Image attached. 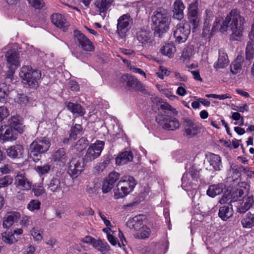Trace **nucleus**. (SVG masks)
<instances>
[{
    "mask_svg": "<svg viewBox=\"0 0 254 254\" xmlns=\"http://www.w3.org/2000/svg\"><path fill=\"white\" fill-rule=\"evenodd\" d=\"M50 146L51 142L48 138L45 137L36 138L30 145V157H36V159H33L35 162L39 160L38 157L47 152Z\"/></svg>",
    "mask_w": 254,
    "mask_h": 254,
    "instance_id": "4",
    "label": "nucleus"
},
{
    "mask_svg": "<svg viewBox=\"0 0 254 254\" xmlns=\"http://www.w3.org/2000/svg\"><path fill=\"white\" fill-rule=\"evenodd\" d=\"M254 203V197L252 195L243 197V201L240 205L237 206V211L243 213L250 209Z\"/></svg>",
    "mask_w": 254,
    "mask_h": 254,
    "instance_id": "21",
    "label": "nucleus"
},
{
    "mask_svg": "<svg viewBox=\"0 0 254 254\" xmlns=\"http://www.w3.org/2000/svg\"><path fill=\"white\" fill-rule=\"evenodd\" d=\"M185 7L183 2L180 0H177L174 3L173 18L181 20L184 17V10Z\"/></svg>",
    "mask_w": 254,
    "mask_h": 254,
    "instance_id": "23",
    "label": "nucleus"
},
{
    "mask_svg": "<svg viewBox=\"0 0 254 254\" xmlns=\"http://www.w3.org/2000/svg\"><path fill=\"white\" fill-rule=\"evenodd\" d=\"M131 21V19L128 14H124L118 19L117 32L121 37H125L126 33L129 30V26Z\"/></svg>",
    "mask_w": 254,
    "mask_h": 254,
    "instance_id": "10",
    "label": "nucleus"
},
{
    "mask_svg": "<svg viewBox=\"0 0 254 254\" xmlns=\"http://www.w3.org/2000/svg\"><path fill=\"white\" fill-rule=\"evenodd\" d=\"M136 37L138 42L143 46H146L151 44L152 35L151 32L146 28H141L136 29Z\"/></svg>",
    "mask_w": 254,
    "mask_h": 254,
    "instance_id": "11",
    "label": "nucleus"
},
{
    "mask_svg": "<svg viewBox=\"0 0 254 254\" xmlns=\"http://www.w3.org/2000/svg\"><path fill=\"white\" fill-rule=\"evenodd\" d=\"M2 241L7 244H12L16 243L18 241V238H16L13 235L11 231H6L1 234Z\"/></svg>",
    "mask_w": 254,
    "mask_h": 254,
    "instance_id": "35",
    "label": "nucleus"
},
{
    "mask_svg": "<svg viewBox=\"0 0 254 254\" xmlns=\"http://www.w3.org/2000/svg\"><path fill=\"white\" fill-rule=\"evenodd\" d=\"M19 76L24 84L36 87L38 85V80L41 76V73L38 70L33 69L30 66L24 65L20 69Z\"/></svg>",
    "mask_w": 254,
    "mask_h": 254,
    "instance_id": "3",
    "label": "nucleus"
},
{
    "mask_svg": "<svg viewBox=\"0 0 254 254\" xmlns=\"http://www.w3.org/2000/svg\"><path fill=\"white\" fill-rule=\"evenodd\" d=\"M98 214L100 216L101 219L103 221L104 224L107 227H112L110 221L109 220L107 219L105 215L104 214H103L100 211H99Z\"/></svg>",
    "mask_w": 254,
    "mask_h": 254,
    "instance_id": "61",
    "label": "nucleus"
},
{
    "mask_svg": "<svg viewBox=\"0 0 254 254\" xmlns=\"http://www.w3.org/2000/svg\"><path fill=\"white\" fill-rule=\"evenodd\" d=\"M230 199H231L230 195L229 193L225 194L223 195L222 197L220 199L219 202L221 204L227 203V205H228V204H229V203L232 201V200Z\"/></svg>",
    "mask_w": 254,
    "mask_h": 254,
    "instance_id": "60",
    "label": "nucleus"
},
{
    "mask_svg": "<svg viewBox=\"0 0 254 254\" xmlns=\"http://www.w3.org/2000/svg\"><path fill=\"white\" fill-rule=\"evenodd\" d=\"M121 81L129 90H137L141 87V83L137 79L128 74L122 75Z\"/></svg>",
    "mask_w": 254,
    "mask_h": 254,
    "instance_id": "17",
    "label": "nucleus"
},
{
    "mask_svg": "<svg viewBox=\"0 0 254 254\" xmlns=\"http://www.w3.org/2000/svg\"><path fill=\"white\" fill-rule=\"evenodd\" d=\"M150 233L151 231L150 228L146 226H143L139 229L136 234V237L140 239H145L149 237Z\"/></svg>",
    "mask_w": 254,
    "mask_h": 254,
    "instance_id": "39",
    "label": "nucleus"
},
{
    "mask_svg": "<svg viewBox=\"0 0 254 254\" xmlns=\"http://www.w3.org/2000/svg\"><path fill=\"white\" fill-rule=\"evenodd\" d=\"M74 39L79 44L81 48L86 51L91 52L94 50V47L92 42L78 30L74 31Z\"/></svg>",
    "mask_w": 254,
    "mask_h": 254,
    "instance_id": "9",
    "label": "nucleus"
},
{
    "mask_svg": "<svg viewBox=\"0 0 254 254\" xmlns=\"http://www.w3.org/2000/svg\"><path fill=\"white\" fill-rule=\"evenodd\" d=\"M92 246L94 248L101 252L109 251L110 250V246L108 243L107 242H103L100 239H95V241H93V244Z\"/></svg>",
    "mask_w": 254,
    "mask_h": 254,
    "instance_id": "36",
    "label": "nucleus"
},
{
    "mask_svg": "<svg viewBox=\"0 0 254 254\" xmlns=\"http://www.w3.org/2000/svg\"><path fill=\"white\" fill-rule=\"evenodd\" d=\"M229 62L227 54L223 51H219L218 59L213 66L216 69L223 68L228 64Z\"/></svg>",
    "mask_w": 254,
    "mask_h": 254,
    "instance_id": "25",
    "label": "nucleus"
},
{
    "mask_svg": "<svg viewBox=\"0 0 254 254\" xmlns=\"http://www.w3.org/2000/svg\"><path fill=\"white\" fill-rule=\"evenodd\" d=\"M51 168V166L48 164H45L43 166H38L35 167V170L40 175H45L47 174Z\"/></svg>",
    "mask_w": 254,
    "mask_h": 254,
    "instance_id": "48",
    "label": "nucleus"
},
{
    "mask_svg": "<svg viewBox=\"0 0 254 254\" xmlns=\"http://www.w3.org/2000/svg\"><path fill=\"white\" fill-rule=\"evenodd\" d=\"M104 142L101 140H97L94 143L91 144L87 149L86 153L83 158L86 163L91 162L98 158L104 146Z\"/></svg>",
    "mask_w": 254,
    "mask_h": 254,
    "instance_id": "6",
    "label": "nucleus"
},
{
    "mask_svg": "<svg viewBox=\"0 0 254 254\" xmlns=\"http://www.w3.org/2000/svg\"><path fill=\"white\" fill-rule=\"evenodd\" d=\"M209 162L210 166L215 171H219L222 167L221 159L219 155L211 153L209 156Z\"/></svg>",
    "mask_w": 254,
    "mask_h": 254,
    "instance_id": "30",
    "label": "nucleus"
},
{
    "mask_svg": "<svg viewBox=\"0 0 254 254\" xmlns=\"http://www.w3.org/2000/svg\"><path fill=\"white\" fill-rule=\"evenodd\" d=\"M114 0H97L95 5L100 12H105L109 8Z\"/></svg>",
    "mask_w": 254,
    "mask_h": 254,
    "instance_id": "31",
    "label": "nucleus"
},
{
    "mask_svg": "<svg viewBox=\"0 0 254 254\" xmlns=\"http://www.w3.org/2000/svg\"><path fill=\"white\" fill-rule=\"evenodd\" d=\"M156 120L164 129L168 130L177 129L180 126L177 118L169 116L159 115L156 117Z\"/></svg>",
    "mask_w": 254,
    "mask_h": 254,
    "instance_id": "5",
    "label": "nucleus"
},
{
    "mask_svg": "<svg viewBox=\"0 0 254 254\" xmlns=\"http://www.w3.org/2000/svg\"><path fill=\"white\" fill-rule=\"evenodd\" d=\"M17 102L21 104H26L28 102V98L24 94H18L16 99Z\"/></svg>",
    "mask_w": 254,
    "mask_h": 254,
    "instance_id": "58",
    "label": "nucleus"
},
{
    "mask_svg": "<svg viewBox=\"0 0 254 254\" xmlns=\"http://www.w3.org/2000/svg\"><path fill=\"white\" fill-rule=\"evenodd\" d=\"M120 178V174L116 172H111L109 174L108 178H107L110 182L113 185L115 184Z\"/></svg>",
    "mask_w": 254,
    "mask_h": 254,
    "instance_id": "54",
    "label": "nucleus"
},
{
    "mask_svg": "<svg viewBox=\"0 0 254 254\" xmlns=\"http://www.w3.org/2000/svg\"><path fill=\"white\" fill-rule=\"evenodd\" d=\"M189 173L193 180L197 181L199 177V170L194 166H192L190 168Z\"/></svg>",
    "mask_w": 254,
    "mask_h": 254,
    "instance_id": "52",
    "label": "nucleus"
},
{
    "mask_svg": "<svg viewBox=\"0 0 254 254\" xmlns=\"http://www.w3.org/2000/svg\"><path fill=\"white\" fill-rule=\"evenodd\" d=\"M114 185H113L111 182H110L107 179H106L103 182L102 185V191L104 193H107L109 192L114 187Z\"/></svg>",
    "mask_w": 254,
    "mask_h": 254,
    "instance_id": "51",
    "label": "nucleus"
},
{
    "mask_svg": "<svg viewBox=\"0 0 254 254\" xmlns=\"http://www.w3.org/2000/svg\"><path fill=\"white\" fill-rule=\"evenodd\" d=\"M8 87L5 83L0 84V102L4 103L6 101L8 94Z\"/></svg>",
    "mask_w": 254,
    "mask_h": 254,
    "instance_id": "37",
    "label": "nucleus"
},
{
    "mask_svg": "<svg viewBox=\"0 0 254 254\" xmlns=\"http://www.w3.org/2000/svg\"><path fill=\"white\" fill-rule=\"evenodd\" d=\"M82 129V126L79 124H75L71 129V132L69 134L70 139H75L77 137V134L80 133Z\"/></svg>",
    "mask_w": 254,
    "mask_h": 254,
    "instance_id": "45",
    "label": "nucleus"
},
{
    "mask_svg": "<svg viewBox=\"0 0 254 254\" xmlns=\"http://www.w3.org/2000/svg\"><path fill=\"white\" fill-rule=\"evenodd\" d=\"M184 129L186 136L192 137L199 131L198 126L192 120L188 118L184 119Z\"/></svg>",
    "mask_w": 254,
    "mask_h": 254,
    "instance_id": "14",
    "label": "nucleus"
},
{
    "mask_svg": "<svg viewBox=\"0 0 254 254\" xmlns=\"http://www.w3.org/2000/svg\"><path fill=\"white\" fill-rule=\"evenodd\" d=\"M189 22L191 24L192 26V32H194V30L198 26L200 18L199 17H191V18H188Z\"/></svg>",
    "mask_w": 254,
    "mask_h": 254,
    "instance_id": "56",
    "label": "nucleus"
},
{
    "mask_svg": "<svg viewBox=\"0 0 254 254\" xmlns=\"http://www.w3.org/2000/svg\"><path fill=\"white\" fill-rule=\"evenodd\" d=\"M12 178L10 176H5L0 178V188H5L12 184Z\"/></svg>",
    "mask_w": 254,
    "mask_h": 254,
    "instance_id": "46",
    "label": "nucleus"
},
{
    "mask_svg": "<svg viewBox=\"0 0 254 254\" xmlns=\"http://www.w3.org/2000/svg\"><path fill=\"white\" fill-rule=\"evenodd\" d=\"M88 144V141L85 138H81L79 139L76 143L74 148L79 152H81Z\"/></svg>",
    "mask_w": 254,
    "mask_h": 254,
    "instance_id": "44",
    "label": "nucleus"
},
{
    "mask_svg": "<svg viewBox=\"0 0 254 254\" xmlns=\"http://www.w3.org/2000/svg\"><path fill=\"white\" fill-rule=\"evenodd\" d=\"M118 237L120 239L121 241V243H120V242H118L119 246L120 248H122V247L124 248L125 247V246H126V244H125V242L127 243V240H126V238H125V237L124 236V234L120 230H119V234H118Z\"/></svg>",
    "mask_w": 254,
    "mask_h": 254,
    "instance_id": "59",
    "label": "nucleus"
},
{
    "mask_svg": "<svg viewBox=\"0 0 254 254\" xmlns=\"http://www.w3.org/2000/svg\"><path fill=\"white\" fill-rule=\"evenodd\" d=\"M41 202L38 200L32 199L27 204V208L30 211L39 210L40 208Z\"/></svg>",
    "mask_w": 254,
    "mask_h": 254,
    "instance_id": "47",
    "label": "nucleus"
},
{
    "mask_svg": "<svg viewBox=\"0 0 254 254\" xmlns=\"http://www.w3.org/2000/svg\"><path fill=\"white\" fill-rule=\"evenodd\" d=\"M249 41L248 43L254 45V25H252L251 30L249 34Z\"/></svg>",
    "mask_w": 254,
    "mask_h": 254,
    "instance_id": "64",
    "label": "nucleus"
},
{
    "mask_svg": "<svg viewBox=\"0 0 254 254\" xmlns=\"http://www.w3.org/2000/svg\"><path fill=\"white\" fill-rule=\"evenodd\" d=\"M190 32V26L187 23L181 22L174 29V36L179 43L185 42Z\"/></svg>",
    "mask_w": 254,
    "mask_h": 254,
    "instance_id": "7",
    "label": "nucleus"
},
{
    "mask_svg": "<svg viewBox=\"0 0 254 254\" xmlns=\"http://www.w3.org/2000/svg\"><path fill=\"white\" fill-rule=\"evenodd\" d=\"M66 107L71 113L76 114L79 116H84L86 113L85 109L80 104L68 102Z\"/></svg>",
    "mask_w": 254,
    "mask_h": 254,
    "instance_id": "29",
    "label": "nucleus"
},
{
    "mask_svg": "<svg viewBox=\"0 0 254 254\" xmlns=\"http://www.w3.org/2000/svg\"><path fill=\"white\" fill-rule=\"evenodd\" d=\"M233 214V211L230 204L224 205L219 208L218 215L220 218L223 220H226L231 217Z\"/></svg>",
    "mask_w": 254,
    "mask_h": 254,
    "instance_id": "28",
    "label": "nucleus"
},
{
    "mask_svg": "<svg viewBox=\"0 0 254 254\" xmlns=\"http://www.w3.org/2000/svg\"><path fill=\"white\" fill-rule=\"evenodd\" d=\"M18 120L15 117H11L8 120V124L10 126V127H13L14 129H15V127L18 124Z\"/></svg>",
    "mask_w": 254,
    "mask_h": 254,
    "instance_id": "62",
    "label": "nucleus"
},
{
    "mask_svg": "<svg viewBox=\"0 0 254 254\" xmlns=\"http://www.w3.org/2000/svg\"><path fill=\"white\" fill-rule=\"evenodd\" d=\"M160 50L163 55L172 58L176 50L173 43H168L162 47Z\"/></svg>",
    "mask_w": 254,
    "mask_h": 254,
    "instance_id": "33",
    "label": "nucleus"
},
{
    "mask_svg": "<svg viewBox=\"0 0 254 254\" xmlns=\"http://www.w3.org/2000/svg\"><path fill=\"white\" fill-rule=\"evenodd\" d=\"M244 58L241 56H238L230 65V71L233 74L239 73L242 68Z\"/></svg>",
    "mask_w": 254,
    "mask_h": 254,
    "instance_id": "24",
    "label": "nucleus"
},
{
    "mask_svg": "<svg viewBox=\"0 0 254 254\" xmlns=\"http://www.w3.org/2000/svg\"><path fill=\"white\" fill-rule=\"evenodd\" d=\"M30 6L36 9H40L44 6V2L43 0H27Z\"/></svg>",
    "mask_w": 254,
    "mask_h": 254,
    "instance_id": "49",
    "label": "nucleus"
},
{
    "mask_svg": "<svg viewBox=\"0 0 254 254\" xmlns=\"http://www.w3.org/2000/svg\"><path fill=\"white\" fill-rule=\"evenodd\" d=\"M12 127L7 128L3 135L0 137V138L5 141H9L15 140L16 137L14 135Z\"/></svg>",
    "mask_w": 254,
    "mask_h": 254,
    "instance_id": "42",
    "label": "nucleus"
},
{
    "mask_svg": "<svg viewBox=\"0 0 254 254\" xmlns=\"http://www.w3.org/2000/svg\"><path fill=\"white\" fill-rule=\"evenodd\" d=\"M122 186L129 188L133 190V188L136 185V182L134 178L131 176H124L122 178L121 180L119 182L117 185L118 190H120V186Z\"/></svg>",
    "mask_w": 254,
    "mask_h": 254,
    "instance_id": "27",
    "label": "nucleus"
},
{
    "mask_svg": "<svg viewBox=\"0 0 254 254\" xmlns=\"http://www.w3.org/2000/svg\"><path fill=\"white\" fill-rule=\"evenodd\" d=\"M7 64L11 67L17 68L20 65L19 53L15 49H9L5 54Z\"/></svg>",
    "mask_w": 254,
    "mask_h": 254,
    "instance_id": "12",
    "label": "nucleus"
},
{
    "mask_svg": "<svg viewBox=\"0 0 254 254\" xmlns=\"http://www.w3.org/2000/svg\"><path fill=\"white\" fill-rule=\"evenodd\" d=\"M52 159L61 166H64L68 161V157L64 148H61L53 153Z\"/></svg>",
    "mask_w": 254,
    "mask_h": 254,
    "instance_id": "18",
    "label": "nucleus"
},
{
    "mask_svg": "<svg viewBox=\"0 0 254 254\" xmlns=\"http://www.w3.org/2000/svg\"><path fill=\"white\" fill-rule=\"evenodd\" d=\"M47 190L54 194L63 191L64 184L58 177H53L47 184Z\"/></svg>",
    "mask_w": 254,
    "mask_h": 254,
    "instance_id": "16",
    "label": "nucleus"
},
{
    "mask_svg": "<svg viewBox=\"0 0 254 254\" xmlns=\"http://www.w3.org/2000/svg\"><path fill=\"white\" fill-rule=\"evenodd\" d=\"M245 18L237 9H233L226 17L220 28V31L224 33L230 29L232 39L239 40L244 31Z\"/></svg>",
    "mask_w": 254,
    "mask_h": 254,
    "instance_id": "1",
    "label": "nucleus"
},
{
    "mask_svg": "<svg viewBox=\"0 0 254 254\" xmlns=\"http://www.w3.org/2000/svg\"><path fill=\"white\" fill-rule=\"evenodd\" d=\"M20 214L16 211L7 212L2 219V226L8 229L14 223H17L20 218Z\"/></svg>",
    "mask_w": 254,
    "mask_h": 254,
    "instance_id": "13",
    "label": "nucleus"
},
{
    "mask_svg": "<svg viewBox=\"0 0 254 254\" xmlns=\"http://www.w3.org/2000/svg\"><path fill=\"white\" fill-rule=\"evenodd\" d=\"M33 191L35 196H39L45 193V190L41 184L33 186Z\"/></svg>",
    "mask_w": 254,
    "mask_h": 254,
    "instance_id": "50",
    "label": "nucleus"
},
{
    "mask_svg": "<svg viewBox=\"0 0 254 254\" xmlns=\"http://www.w3.org/2000/svg\"><path fill=\"white\" fill-rule=\"evenodd\" d=\"M86 163L80 157L73 158L69 162L68 174L73 178H77L84 170Z\"/></svg>",
    "mask_w": 254,
    "mask_h": 254,
    "instance_id": "8",
    "label": "nucleus"
},
{
    "mask_svg": "<svg viewBox=\"0 0 254 254\" xmlns=\"http://www.w3.org/2000/svg\"><path fill=\"white\" fill-rule=\"evenodd\" d=\"M241 224L244 228H251L254 227V211L247 213L242 218Z\"/></svg>",
    "mask_w": 254,
    "mask_h": 254,
    "instance_id": "26",
    "label": "nucleus"
},
{
    "mask_svg": "<svg viewBox=\"0 0 254 254\" xmlns=\"http://www.w3.org/2000/svg\"><path fill=\"white\" fill-rule=\"evenodd\" d=\"M198 16V2L195 1L190 4L189 7L188 18L191 17H197Z\"/></svg>",
    "mask_w": 254,
    "mask_h": 254,
    "instance_id": "38",
    "label": "nucleus"
},
{
    "mask_svg": "<svg viewBox=\"0 0 254 254\" xmlns=\"http://www.w3.org/2000/svg\"><path fill=\"white\" fill-rule=\"evenodd\" d=\"M15 185L22 190H29L32 187V182L26 177L25 174H18L15 177Z\"/></svg>",
    "mask_w": 254,
    "mask_h": 254,
    "instance_id": "15",
    "label": "nucleus"
},
{
    "mask_svg": "<svg viewBox=\"0 0 254 254\" xmlns=\"http://www.w3.org/2000/svg\"><path fill=\"white\" fill-rule=\"evenodd\" d=\"M152 21L155 32L160 34L169 29L170 17L166 10L158 9L153 12Z\"/></svg>",
    "mask_w": 254,
    "mask_h": 254,
    "instance_id": "2",
    "label": "nucleus"
},
{
    "mask_svg": "<svg viewBox=\"0 0 254 254\" xmlns=\"http://www.w3.org/2000/svg\"><path fill=\"white\" fill-rule=\"evenodd\" d=\"M8 115L9 113L6 107L3 106L0 107V122L6 118Z\"/></svg>",
    "mask_w": 254,
    "mask_h": 254,
    "instance_id": "57",
    "label": "nucleus"
},
{
    "mask_svg": "<svg viewBox=\"0 0 254 254\" xmlns=\"http://www.w3.org/2000/svg\"><path fill=\"white\" fill-rule=\"evenodd\" d=\"M132 190L128 187H124L121 185L120 187V190H118L119 193L115 192V196L117 198H123L127 195Z\"/></svg>",
    "mask_w": 254,
    "mask_h": 254,
    "instance_id": "43",
    "label": "nucleus"
},
{
    "mask_svg": "<svg viewBox=\"0 0 254 254\" xmlns=\"http://www.w3.org/2000/svg\"><path fill=\"white\" fill-rule=\"evenodd\" d=\"M191 50L190 48L185 49L183 51L182 57L184 60H187L191 56Z\"/></svg>",
    "mask_w": 254,
    "mask_h": 254,
    "instance_id": "63",
    "label": "nucleus"
},
{
    "mask_svg": "<svg viewBox=\"0 0 254 254\" xmlns=\"http://www.w3.org/2000/svg\"><path fill=\"white\" fill-rule=\"evenodd\" d=\"M160 107L162 109L170 111L174 115H177L178 114V111L176 109L168 103H165L161 104Z\"/></svg>",
    "mask_w": 254,
    "mask_h": 254,
    "instance_id": "55",
    "label": "nucleus"
},
{
    "mask_svg": "<svg viewBox=\"0 0 254 254\" xmlns=\"http://www.w3.org/2000/svg\"><path fill=\"white\" fill-rule=\"evenodd\" d=\"M223 185L218 184L210 186L207 190V194L211 197L220 194L223 191Z\"/></svg>",
    "mask_w": 254,
    "mask_h": 254,
    "instance_id": "34",
    "label": "nucleus"
},
{
    "mask_svg": "<svg viewBox=\"0 0 254 254\" xmlns=\"http://www.w3.org/2000/svg\"><path fill=\"white\" fill-rule=\"evenodd\" d=\"M31 235L35 241L41 242L43 239V231L38 227H34L30 231Z\"/></svg>",
    "mask_w": 254,
    "mask_h": 254,
    "instance_id": "41",
    "label": "nucleus"
},
{
    "mask_svg": "<svg viewBox=\"0 0 254 254\" xmlns=\"http://www.w3.org/2000/svg\"><path fill=\"white\" fill-rule=\"evenodd\" d=\"M254 56V45L247 43L246 50V59L249 61L248 64L251 63V61L253 59Z\"/></svg>",
    "mask_w": 254,
    "mask_h": 254,
    "instance_id": "40",
    "label": "nucleus"
},
{
    "mask_svg": "<svg viewBox=\"0 0 254 254\" xmlns=\"http://www.w3.org/2000/svg\"><path fill=\"white\" fill-rule=\"evenodd\" d=\"M213 18V14L212 12L209 10H206L205 17L204 21L203 32L205 34H207L210 31V23Z\"/></svg>",
    "mask_w": 254,
    "mask_h": 254,
    "instance_id": "32",
    "label": "nucleus"
},
{
    "mask_svg": "<svg viewBox=\"0 0 254 254\" xmlns=\"http://www.w3.org/2000/svg\"><path fill=\"white\" fill-rule=\"evenodd\" d=\"M20 225L22 227H27L32 225V218L28 216H24L21 218Z\"/></svg>",
    "mask_w": 254,
    "mask_h": 254,
    "instance_id": "53",
    "label": "nucleus"
},
{
    "mask_svg": "<svg viewBox=\"0 0 254 254\" xmlns=\"http://www.w3.org/2000/svg\"><path fill=\"white\" fill-rule=\"evenodd\" d=\"M133 156L131 151H126L121 153L116 158V163L118 165H123L131 161Z\"/></svg>",
    "mask_w": 254,
    "mask_h": 254,
    "instance_id": "22",
    "label": "nucleus"
},
{
    "mask_svg": "<svg viewBox=\"0 0 254 254\" xmlns=\"http://www.w3.org/2000/svg\"><path fill=\"white\" fill-rule=\"evenodd\" d=\"M52 22L57 27L65 31L69 26L66 19L61 14L56 13L51 16Z\"/></svg>",
    "mask_w": 254,
    "mask_h": 254,
    "instance_id": "19",
    "label": "nucleus"
},
{
    "mask_svg": "<svg viewBox=\"0 0 254 254\" xmlns=\"http://www.w3.org/2000/svg\"><path fill=\"white\" fill-rule=\"evenodd\" d=\"M24 152V148L20 144H15L8 148L6 152L7 155L12 159L20 158Z\"/></svg>",
    "mask_w": 254,
    "mask_h": 254,
    "instance_id": "20",
    "label": "nucleus"
}]
</instances>
